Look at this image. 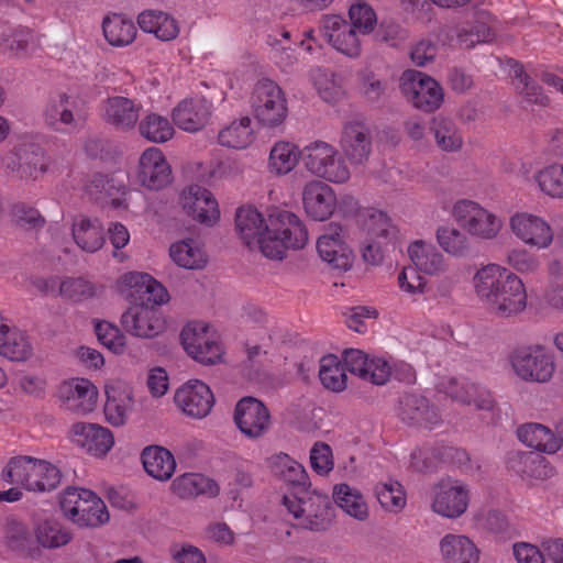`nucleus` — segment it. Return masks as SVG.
I'll list each match as a JSON object with an SVG mask.
<instances>
[{
  "label": "nucleus",
  "mask_w": 563,
  "mask_h": 563,
  "mask_svg": "<svg viewBox=\"0 0 563 563\" xmlns=\"http://www.w3.org/2000/svg\"><path fill=\"white\" fill-rule=\"evenodd\" d=\"M510 363L522 380L540 384L549 383L556 368L554 356L542 345L516 349L511 353Z\"/></svg>",
  "instance_id": "0eeeda50"
},
{
  "label": "nucleus",
  "mask_w": 563,
  "mask_h": 563,
  "mask_svg": "<svg viewBox=\"0 0 563 563\" xmlns=\"http://www.w3.org/2000/svg\"><path fill=\"white\" fill-rule=\"evenodd\" d=\"M333 499L345 514L356 520L364 521L368 518V507L363 495L350 485H335Z\"/></svg>",
  "instance_id": "37998d69"
},
{
  "label": "nucleus",
  "mask_w": 563,
  "mask_h": 563,
  "mask_svg": "<svg viewBox=\"0 0 563 563\" xmlns=\"http://www.w3.org/2000/svg\"><path fill=\"white\" fill-rule=\"evenodd\" d=\"M443 560L449 563H477L479 551L475 543L463 534H445L439 543Z\"/></svg>",
  "instance_id": "c9c22d12"
},
{
  "label": "nucleus",
  "mask_w": 563,
  "mask_h": 563,
  "mask_svg": "<svg viewBox=\"0 0 563 563\" xmlns=\"http://www.w3.org/2000/svg\"><path fill=\"white\" fill-rule=\"evenodd\" d=\"M7 168L16 170L22 179H36L47 170V164L42 150L38 146L30 145L7 158Z\"/></svg>",
  "instance_id": "473e14b6"
},
{
  "label": "nucleus",
  "mask_w": 563,
  "mask_h": 563,
  "mask_svg": "<svg viewBox=\"0 0 563 563\" xmlns=\"http://www.w3.org/2000/svg\"><path fill=\"white\" fill-rule=\"evenodd\" d=\"M106 395L103 411L107 421L113 427L123 426L133 408L132 391L125 386H107Z\"/></svg>",
  "instance_id": "e433bc0d"
},
{
  "label": "nucleus",
  "mask_w": 563,
  "mask_h": 563,
  "mask_svg": "<svg viewBox=\"0 0 563 563\" xmlns=\"http://www.w3.org/2000/svg\"><path fill=\"white\" fill-rule=\"evenodd\" d=\"M342 228L331 223L317 241V251L321 260L332 268L347 271L352 266V252L341 238Z\"/></svg>",
  "instance_id": "b1692460"
},
{
  "label": "nucleus",
  "mask_w": 563,
  "mask_h": 563,
  "mask_svg": "<svg viewBox=\"0 0 563 563\" xmlns=\"http://www.w3.org/2000/svg\"><path fill=\"white\" fill-rule=\"evenodd\" d=\"M3 42L7 48L19 56H24L35 46L36 34L29 27L16 26L3 34Z\"/></svg>",
  "instance_id": "bf43d9fd"
},
{
  "label": "nucleus",
  "mask_w": 563,
  "mask_h": 563,
  "mask_svg": "<svg viewBox=\"0 0 563 563\" xmlns=\"http://www.w3.org/2000/svg\"><path fill=\"white\" fill-rule=\"evenodd\" d=\"M175 404L189 417L201 419L211 410L214 397L210 387L201 380H189L175 394Z\"/></svg>",
  "instance_id": "a211bd4d"
},
{
  "label": "nucleus",
  "mask_w": 563,
  "mask_h": 563,
  "mask_svg": "<svg viewBox=\"0 0 563 563\" xmlns=\"http://www.w3.org/2000/svg\"><path fill=\"white\" fill-rule=\"evenodd\" d=\"M272 472L287 483L290 492L283 497V505L296 520V526L311 531H323L332 522V506L327 494L310 490L305 467L286 453L271 457Z\"/></svg>",
  "instance_id": "f03ea898"
},
{
  "label": "nucleus",
  "mask_w": 563,
  "mask_h": 563,
  "mask_svg": "<svg viewBox=\"0 0 563 563\" xmlns=\"http://www.w3.org/2000/svg\"><path fill=\"white\" fill-rule=\"evenodd\" d=\"M234 422L246 438L258 439L269 430L272 418L268 408L261 400L244 397L235 406Z\"/></svg>",
  "instance_id": "f8f14e48"
},
{
  "label": "nucleus",
  "mask_w": 563,
  "mask_h": 563,
  "mask_svg": "<svg viewBox=\"0 0 563 563\" xmlns=\"http://www.w3.org/2000/svg\"><path fill=\"white\" fill-rule=\"evenodd\" d=\"M310 465L318 475H328L334 467L331 446L324 442L314 443L310 450Z\"/></svg>",
  "instance_id": "69168bd1"
},
{
  "label": "nucleus",
  "mask_w": 563,
  "mask_h": 563,
  "mask_svg": "<svg viewBox=\"0 0 563 563\" xmlns=\"http://www.w3.org/2000/svg\"><path fill=\"white\" fill-rule=\"evenodd\" d=\"M125 280L133 288L132 296L140 301L137 305H153L159 308L168 301L167 289L150 274L130 273L125 276Z\"/></svg>",
  "instance_id": "f704fd0d"
},
{
  "label": "nucleus",
  "mask_w": 563,
  "mask_h": 563,
  "mask_svg": "<svg viewBox=\"0 0 563 563\" xmlns=\"http://www.w3.org/2000/svg\"><path fill=\"white\" fill-rule=\"evenodd\" d=\"M33 354L32 344L24 331L9 328L0 341V355L12 362H24Z\"/></svg>",
  "instance_id": "a18cd8bd"
},
{
  "label": "nucleus",
  "mask_w": 563,
  "mask_h": 563,
  "mask_svg": "<svg viewBox=\"0 0 563 563\" xmlns=\"http://www.w3.org/2000/svg\"><path fill=\"white\" fill-rule=\"evenodd\" d=\"M560 437L541 423H525L517 430L518 439L527 446L533 448L539 452L553 454L558 452L563 443V421L556 426Z\"/></svg>",
  "instance_id": "c85d7f7f"
},
{
  "label": "nucleus",
  "mask_w": 563,
  "mask_h": 563,
  "mask_svg": "<svg viewBox=\"0 0 563 563\" xmlns=\"http://www.w3.org/2000/svg\"><path fill=\"white\" fill-rule=\"evenodd\" d=\"M137 128L140 134L153 143H165L175 133L173 123L166 117L155 112H151L139 120Z\"/></svg>",
  "instance_id": "09e8293b"
},
{
  "label": "nucleus",
  "mask_w": 563,
  "mask_h": 563,
  "mask_svg": "<svg viewBox=\"0 0 563 563\" xmlns=\"http://www.w3.org/2000/svg\"><path fill=\"white\" fill-rule=\"evenodd\" d=\"M510 228L525 244L537 249H547L553 241L551 225L537 214L518 212L510 218Z\"/></svg>",
  "instance_id": "f3484780"
},
{
  "label": "nucleus",
  "mask_w": 563,
  "mask_h": 563,
  "mask_svg": "<svg viewBox=\"0 0 563 563\" xmlns=\"http://www.w3.org/2000/svg\"><path fill=\"white\" fill-rule=\"evenodd\" d=\"M137 179L151 190H159L172 181V168L158 147H148L142 153Z\"/></svg>",
  "instance_id": "aec40b11"
},
{
  "label": "nucleus",
  "mask_w": 563,
  "mask_h": 563,
  "mask_svg": "<svg viewBox=\"0 0 563 563\" xmlns=\"http://www.w3.org/2000/svg\"><path fill=\"white\" fill-rule=\"evenodd\" d=\"M540 190L553 198L563 200V163H552L536 174Z\"/></svg>",
  "instance_id": "5fc2aeb1"
},
{
  "label": "nucleus",
  "mask_w": 563,
  "mask_h": 563,
  "mask_svg": "<svg viewBox=\"0 0 563 563\" xmlns=\"http://www.w3.org/2000/svg\"><path fill=\"white\" fill-rule=\"evenodd\" d=\"M172 487L180 498H191L199 495L214 497L220 492L219 485L213 479L197 473H186L176 477Z\"/></svg>",
  "instance_id": "a19ab883"
},
{
  "label": "nucleus",
  "mask_w": 563,
  "mask_h": 563,
  "mask_svg": "<svg viewBox=\"0 0 563 563\" xmlns=\"http://www.w3.org/2000/svg\"><path fill=\"white\" fill-rule=\"evenodd\" d=\"M42 115L44 123L54 131L78 129L86 121V103L78 96L60 92L49 97Z\"/></svg>",
  "instance_id": "6e6552de"
},
{
  "label": "nucleus",
  "mask_w": 563,
  "mask_h": 563,
  "mask_svg": "<svg viewBox=\"0 0 563 563\" xmlns=\"http://www.w3.org/2000/svg\"><path fill=\"white\" fill-rule=\"evenodd\" d=\"M169 552L176 563H206L202 551L189 543H175Z\"/></svg>",
  "instance_id": "338daca9"
},
{
  "label": "nucleus",
  "mask_w": 563,
  "mask_h": 563,
  "mask_svg": "<svg viewBox=\"0 0 563 563\" xmlns=\"http://www.w3.org/2000/svg\"><path fill=\"white\" fill-rule=\"evenodd\" d=\"M408 255L416 268L428 275H439L446 268L443 255L430 243L417 240L408 246Z\"/></svg>",
  "instance_id": "58836bf2"
},
{
  "label": "nucleus",
  "mask_w": 563,
  "mask_h": 563,
  "mask_svg": "<svg viewBox=\"0 0 563 563\" xmlns=\"http://www.w3.org/2000/svg\"><path fill=\"white\" fill-rule=\"evenodd\" d=\"M319 377L329 390L339 393L346 387L345 367L336 355L328 354L320 360Z\"/></svg>",
  "instance_id": "3c124183"
},
{
  "label": "nucleus",
  "mask_w": 563,
  "mask_h": 563,
  "mask_svg": "<svg viewBox=\"0 0 563 563\" xmlns=\"http://www.w3.org/2000/svg\"><path fill=\"white\" fill-rule=\"evenodd\" d=\"M431 130L433 131L435 142L441 150L455 152L462 147V135L451 119L443 117L434 118Z\"/></svg>",
  "instance_id": "864d4df0"
},
{
  "label": "nucleus",
  "mask_w": 563,
  "mask_h": 563,
  "mask_svg": "<svg viewBox=\"0 0 563 563\" xmlns=\"http://www.w3.org/2000/svg\"><path fill=\"white\" fill-rule=\"evenodd\" d=\"M437 240L446 253L456 257L465 256L470 247L467 238L461 231L451 227L438 229Z\"/></svg>",
  "instance_id": "052dcab7"
},
{
  "label": "nucleus",
  "mask_w": 563,
  "mask_h": 563,
  "mask_svg": "<svg viewBox=\"0 0 563 563\" xmlns=\"http://www.w3.org/2000/svg\"><path fill=\"white\" fill-rule=\"evenodd\" d=\"M349 16L351 20L350 24L362 35L369 34L376 26V13L365 2L352 4L349 10Z\"/></svg>",
  "instance_id": "e2e57ef3"
},
{
  "label": "nucleus",
  "mask_w": 563,
  "mask_h": 563,
  "mask_svg": "<svg viewBox=\"0 0 563 563\" xmlns=\"http://www.w3.org/2000/svg\"><path fill=\"white\" fill-rule=\"evenodd\" d=\"M169 255L178 266L187 269H200L207 264L205 251L194 239H186L172 244Z\"/></svg>",
  "instance_id": "c03bdc74"
},
{
  "label": "nucleus",
  "mask_w": 563,
  "mask_h": 563,
  "mask_svg": "<svg viewBox=\"0 0 563 563\" xmlns=\"http://www.w3.org/2000/svg\"><path fill=\"white\" fill-rule=\"evenodd\" d=\"M235 225L250 250H260L271 260H282L288 249L300 250L308 241V232L300 219L287 210L275 209L265 220L257 209L241 207L236 211Z\"/></svg>",
  "instance_id": "f257e3e1"
},
{
  "label": "nucleus",
  "mask_w": 563,
  "mask_h": 563,
  "mask_svg": "<svg viewBox=\"0 0 563 563\" xmlns=\"http://www.w3.org/2000/svg\"><path fill=\"white\" fill-rule=\"evenodd\" d=\"M320 29L334 49L351 58L360 56L362 51L360 33L342 16L335 14L322 16Z\"/></svg>",
  "instance_id": "4468645a"
},
{
  "label": "nucleus",
  "mask_w": 563,
  "mask_h": 563,
  "mask_svg": "<svg viewBox=\"0 0 563 563\" xmlns=\"http://www.w3.org/2000/svg\"><path fill=\"white\" fill-rule=\"evenodd\" d=\"M375 494L382 507L388 511L398 512L406 506V494L398 482L378 483Z\"/></svg>",
  "instance_id": "13d9d810"
},
{
  "label": "nucleus",
  "mask_w": 563,
  "mask_h": 563,
  "mask_svg": "<svg viewBox=\"0 0 563 563\" xmlns=\"http://www.w3.org/2000/svg\"><path fill=\"white\" fill-rule=\"evenodd\" d=\"M364 228L367 239L393 243L397 238V229L388 214L382 210L372 209L367 212Z\"/></svg>",
  "instance_id": "8fccbe9b"
},
{
  "label": "nucleus",
  "mask_w": 563,
  "mask_h": 563,
  "mask_svg": "<svg viewBox=\"0 0 563 563\" xmlns=\"http://www.w3.org/2000/svg\"><path fill=\"white\" fill-rule=\"evenodd\" d=\"M254 139L255 132L250 117L233 120L229 125L220 130L218 134L219 144L233 150L249 147Z\"/></svg>",
  "instance_id": "79ce46f5"
},
{
  "label": "nucleus",
  "mask_w": 563,
  "mask_h": 563,
  "mask_svg": "<svg viewBox=\"0 0 563 563\" xmlns=\"http://www.w3.org/2000/svg\"><path fill=\"white\" fill-rule=\"evenodd\" d=\"M302 201L307 214L317 221L330 218L336 207L334 190L320 180H311L305 186Z\"/></svg>",
  "instance_id": "393cba45"
},
{
  "label": "nucleus",
  "mask_w": 563,
  "mask_h": 563,
  "mask_svg": "<svg viewBox=\"0 0 563 563\" xmlns=\"http://www.w3.org/2000/svg\"><path fill=\"white\" fill-rule=\"evenodd\" d=\"M398 415L408 424L429 429L441 421L438 409L426 397L417 394H407L400 398Z\"/></svg>",
  "instance_id": "a878e982"
},
{
  "label": "nucleus",
  "mask_w": 563,
  "mask_h": 563,
  "mask_svg": "<svg viewBox=\"0 0 563 563\" xmlns=\"http://www.w3.org/2000/svg\"><path fill=\"white\" fill-rule=\"evenodd\" d=\"M400 90L417 109L424 112L439 109L443 101L441 86L433 78L419 70L407 69L402 73Z\"/></svg>",
  "instance_id": "1a4fd4ad"
},
{
  "label": "nucleus",
  "mask_w": 563,
  "mask_h": 563,
  "mask_svg": "<svg viewBox=\"0 0 563 563\" xmlns=\"http://www.w3.org/2000/svg\"><path fill=\"white\" fill-rule=\"evenodd\" d=\"M98 341L114 354H122L125 350L126 339L120 329L107 321H98L95 324Z\"/></svg>",
  "instance_id": "680f3d73"
},
{
  "label": "nucleus",
  "mask_w": 563,
  "mask_h": 563,
  "mask_svg": "<svg viewBox=\"0 0 563 563\" xmlns=\"http://www.w3.org/2000/svg\"><path fill=\"white\" fill-rule=\"evenodd\" d=\"M143 106L137 99L123 96H110L101 101V119L115 131H132L140 120Z\"/></svg>",
  "instance_id": "ddd939ff"
},
{
  "label": "nucleus",
  "mask_w": 563,
  "mask_h": 563,
  "mask_svg": "<svg viewBox=\"0 0 563 563\" xmlns=\"http://www.w3.org/2000/svg\"><path fill=\"white\" fill-rule=\"evenodd\" d=\"M473 286L479 299L490 300L493 295V264H487L475 273Z\"/></svg>",
  "instance_id": "774afa93"
},
{
  "label": "nucleus",
  "mask_w": 563,
  "mask_h": 563,
  "mask_svg": "<svg viewBox=\"0 0 563 563\" xmlns=\"http://www.w3.org/2000/svg\"><path fill=\"white\" fill-rule=\"evenodd\" d=\"M499 66L508 70L518 92L531 104L547 108L551 104L550 97L543 88L536 84L529 75L526 74L523 66L512 58H498Z\"/></svg>",
  "instance_id": "cd10ccee"
},
{
  "label": "nucleus",
  "mask_w": 563,
  "mask_h": 563,
  "mask_svg": "<svg viewBox=\"0 0 563 563\" xmlns=\"http://www.w3.org/2000/svg\"><path fill=\"white\" fill-rule=\"evenodd\" d=\"M456 222L470 234L489 239L493 232V214L479 203L470 200H457L452 210Z\"/></svg>",
  "instance_id": "4be33fe9"
},
{
  "label": "nucleus",
  "mask_w": 563,
  "mask_h": 563,
  "mask_svg": "<svg viewBox=\"0 0 563 563\" xmlns=\"http://www.w3.org/2000/svg\"><path fill=\"white\" fill-rule=\"evenodd\" d=\"M251 106L255 119L263 126H279L287 118L288 108L285 92L277 82L268 78H262L255 84Z\"/></svg>",
  "instance_id": "423d86ee"
},
{
  "label": "nucleus",
  "mask_w": 563,
  "mask_h": 563,
  "mask_svg": "<svg viewBox=\"0 0 563 563\" xmlns=\"http://www.w3.org/2000/svg\"><path fill=\"white\" fill-rule=\"evenodd\" d=\"M495 310L503 317L522 311L527 303V294L522 280L505 267L495 265Z\"/></svg>",
  "instance_id": "9d476101"
},
{
  "label": "nucleus",
  "mask_w": 563,
  "mask_h": 563,
  "mask_svg": "<svg viewBox=\"0 0 563 563\" xmlns=\"http://www.w3.org/2000/svg\"><path fill=\"white\" fill-rule=\"evenodd\" d=\"M180 202L185 212L194 220L212 225L220 218L218 202L211 191L199 185H191L181 192Z\"/></svg>",
  "instance_id": "6ab92c4d"
},
{
  "label": "nucleus",
  "mask_w": 563,
  "mask_h": 563,
  "mask_svg": "<svg viewBox=\"0 0 563 563\" xmlns=\"http://www.w3.org/2000/svg\"><path fill=\"white\" fill-rule=\"evenodd\" d=\"M209 327L205 322H190L180 333L181 344L185 351L191 355L201 349L212 336L209 334Z\"/></svg>",
  "instance_id": "0e129e2a"
},
{
  "label": "nucleus",
  "mask_w": 563,
  "mask_h": 563,
  "mask_svg": "<svg viewBox=\"0 0 563 563\" xmlns=\"http://www.w3.org/2000/svg\"><path fill=\"white\" fill-rule=\"evenodd\" d=\"M301 159L313 176L332 184H344L351 177L345 157L330 143L314 141L301 151Z\"/></svg>",
  "instance_id": "20e7f679"
},
{
  "label": "nucleus",
  "mask_w": 563,
  "mask_h": 563,
  "mask_svg": "<svg viewBox=\"0 0 563 563\" xmlns=\"http://www.w3.org/2000/svg\"><path fill=\"white\" fill-rule=\"evenodd\" d=\"M102 32L111 46L125 47L134 42L137 30L131 19L119 13H112L104 16Z\"/></svg>",
  "instance_id": "ea45409f"
},
{
  "label": "nucleus",
  "mask_w": 563,
  "mask_h": 563,
  "mask_svg": "<svg viewBox=\"0 0 563 563\" xmlns=\"http://www.w3.org/2000/svg\"><path fill=\"white\" fill-rule=\"evenodd\" d=\"M0 476L5 484L30 492H49L60 483V472L54 464L29 455L12 456Z\"/></svg>",
  "instance_id": "7ed1b4c3"
},
{
  "label": "nucleus",
  "mask_w": 563,
  "mask_h": 563,
  "mask_svg": "<svg viewBox=\"0 0 563 563\" xmlns=\"http://www.w3.org/2000/svg\"><path fill=\"white\" fill-rule=\"evenodd\" d=\"M59 505L64 515L81 527H98L109 520L106 504L89 489L68 487Z\"/></svg>",
  "instance_id": "39448f33"
},
{
  "label": "nucleus",
  "mask_w": 563,
  "mask_h": 563,
  "mask_svg": "<svg viewBox=\"0 0 563 563\" xmlns=\"http://www.w3.org/2000/svg\"><path fill=\"white\" fill-rule=\"evenodd\" d=\"M313 82L321 99L328 103H336L345 95L342 76L331 70L317 69Z\"/></svg>",
  "instance_id": "603ef678"
},
{
  "label": "nucleus",
  "mask_w": 563,
  "mask_h": 563,
  "mask_svg": "<svg viewBox=\"0 0 563 563\" xmlns=\"http://www.w3.org/2000/svg\"><path fill=\"white\" fill-rule=\"evenodd\" d=\"M73 441L95 456L106 455L114 443L110 430L93 423L75 424Z\"/></svg>",
  "instance_id": "7c9ffc66"
},
{
  "label": "nucleus",
  "mask_w": 563,
  "mask_h": 563,
  "mask_svg": "<svg viewBox=\"0 0 563 563\" xmlns=\"http://www.w3.org/2000/svg\"><path fill=\"white\" fill-rule=\"evenodd\" d=\"M517 459L519 464L517 472L522 476L543 479L552 475V467L540 453L522 452L517 454Z\"/></svg>",
  "instance_id": "4d7b16f0"
},
{
  "label": "nucleus",
  "mask_w": 563,
  "mask_h": 563,
  "mask_svg": "<svg viewBox=\"0 0 563 563\" xmlns=\"http://www.w3.org/2000/svg\"><path fill=\"white\" fill-rule=\"evenodd\" d=\"M212 112V102L202 97H194L180 101L174 108L172 118L180 130L197 132L210 122Z\"/></svg>",
  "instance_id": "5701e85b"
},
{
  "label": "nucleus",
  "mask_w": 563,
  "mask_h": 563,
  "mask_svg": "<svg viewBox=\"0 0 563 563\" xmlns=\"http://www.w3.org/2000/svg\"><path fill=\"white\" fill-rule=\"evenodd\" d=\"M123 329L133 336L152 339L166 329L163 311L153 305H133L121 316Z\"/></svg>",
  "instance_id": "9b49d317"
},
{
  "label": "nucleus",
  "mask_w": 563,
  "mask_h": 563,
  "mask_svg": "<svg viewBox=\"0 0 563 563\" xmlns=\"http://www.w3.org/2000/svg\"><path fill=\"white\" fill-rule=\"evenodd\" d=\"M439 391L448 395L452 400L471 405L478 409L490 410L493 407L492 395L488 390L479 391V387L466 380L453 377L443 378L438 385Z\"/></svg>",
  "instance_id": "c756f323"
},
{
  "label": "nucleus",
  "mask_w": 563,
  "mask_h": 563,
  "mask_svg": "<svg viewBox=\"0 0 563 563\" xmlns=\"http://www.w3.org/2000/svg\"><path fill=\"white\" fill-rule=\"evenodd\" d=\"M341 148L352 164H363L367 161L372 140L367 126L358 121L347 122L341 135Z\"/></svg>",
  "instance_id": "bb28decb"
},
{
  "label": "nucleus",
  "mask_w": 563,
  "mask_h": 563,
  "mask_svg": "<svg viewBox=\"0 0 563 563\" xmlns=\"http://www.w3.org/2000/svg\"><path fill=\"white\" fill-rule=\"evenodd\" d=\"M104 287L82 276L66 277L59 283L58 292L65 299L80 302L102 295Z\"/></svg>",
  "instance_id": "49530a36"
},
{
  "label": "nucleus",
  "mask_w": 563,
  "mask_h": 563,
  "mask_svg": "<svg viewBox=\"0 0 563 563\" xmlns=\"http://www.w3.org/2000/svg\"><path fill=\"white\" fill-rule=\"evenodd\" d=\"M301 152L290 142H276L269 152L268 168L275 175H286L297 165Z\"/></svg>",
  "instance_id": "de8ad7c7"
},
{
  "label": "nucleus",
  "mask_w": 563,
  "mask_h": 563,
  "mask_svg": "<svg viewBox=\"0 0 563 563\" xmlns=\"http://www.w3.org/2000/svg\"><path fill=\"white\" fill-rule=\"evenodd\" d=\"M71 234L77 246L88 253L99 251L106 242L102 222L84 214L74 219Z\"/></svg>",
  "instance_id": "2f4dec72"
},
{
  "label": "nucleus",
  "mask_w": 563,
  "mask_h": 563,
  "mask_svg": "<svg viewBox=\"0 0 563 563\" xmlns=\"http://www.w3.org/2000/svg\"><path fill=\"white\" fill-rule=\"evenodd\" d=\"M141 460L145 472L161 482L169 479L176 470L174 455L163 446L151 445L145 448L142 451Z\"/></svg>",
  "instance_id": "4c0bfd02"
},
{
  "label": "nucleus",
  "mask_w": 563,
  "mask_h": 563,
  "mask_svg": "<svg viewBox=\"0 0 563 563\" xmlns=\"http://www.w3.org/2000/svg\"><path fill=\"white\" fill-rule=\"evenodd\" d=\"M137 24L143 32L153 34L162 42L174 41L180 32L178 21L161 10L142 11L137 15Z\"/></svg>",
  "instance_id": "72a5a7b5"
},
{
  "label": "nucleus",
  "mask_w": 563,
  "mask_h": 563,
  "mask_svg": "<svg viewBox=\"0 0 563 563\" xmlns=\"http://www.w3.org/2000/svg\"><path fill=\"white\" fill-rule=\"evenodd\" d=\"M343 360L345 371L375 385H384L391 374V367L385 358L369 357L361 350H346Z\"/></svg>",
  "instance_id": "412c9836"
},
{
  "label": "nucleus",
  "mask_w": 563,
  "mask_h": 563,
  "mask_svg": "<svg viewBox=\"0 0 563 563\" xmlns=\"http://www.w3.org/2000/svg\"><path fill=\"white\" fill-rule=\"evenodd\" d=\"M468 500L470 493L464 484L446 479L438 485L431 506L435 514L455 519L466 511Z\"/></svg>",
  "instance_id": "dca6fc26"
},
{
  "label": "nucleus",
  "mask_w": 563,
  "mask_h": 563,
  "mask_svg": "<svg viewBox=\"0 0 563 563\" xmlns=\"http://www.w3.org/2000/svg\"><path fill=\"white\" fill-rule=\"evenodd\" d=\"M62 406L76 415L95 410L98 399L97 387L86 378H71L63 382L57 390Z\"/></svg>",
  "instance_id": "2eb2a0df"
},
{
  "label": "nucleus",
  "mask_w": 563,
  "mask_h": 563,
  "mask_svg": "<svg viewBox=\"0 0 563 563\" xmlns=\"http://www.w3.org/2000/svg\"><path fill=\"white\" fill-rule=\"evenodd\" d=\"M35 536L38 543L47 549L60 548L71 539L70 531L55 520H46L40 523Z\"/></svg>",
  "instance_id": "6e6d98bb"
}]
</instances>
